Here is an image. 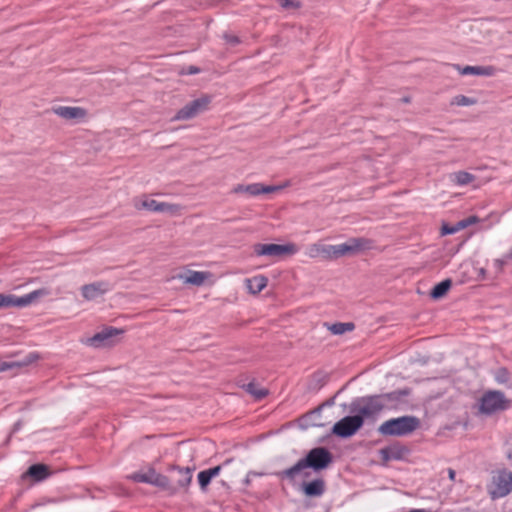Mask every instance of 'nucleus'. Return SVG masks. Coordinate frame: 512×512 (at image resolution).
Returning <instances> with one entry per match:
<instances>
[{"instance_id":"2eb2a0df","label":"nucleus","mask_w":512,"mask_h":512,"mask_svg":"<svg viewBox=\"0 0 512 512\" xmlns=\"http://www.w3.org/2000/svg\"><path fill=\"white\" fill-rule=\"evenodd\" d=\"M407 453V449L399 444L384 447L378 451L379 458L383 465L391 460H401Z\"/></svg>"},{"instance_id":"2f4dec72","label":"nucleus","mask_w":512,"mask_h":512,"mask_svg":"<svg viewBox=\"0 0 512 512\" xmlns=\"http://www.w3.org/2000/svg\"><path fill=\"white\" fill-rule=\"evenodd\" d=\"M478 222H479V218L477 216H474V215L469 216V217H467L465 219H462V220L458 221L459 227L462 230L467 228V227H469V226H471V225H473V224H476Z\"/></svg>"},{"instance_id":"aec40b11","label":"nucleus","mask_w":512,"mask_h":512,"mask_svg":"<svg viewBox=\"0 0 512 512\" xmlns=\"http://www.w3.org/2000/svg\"><path fill=\"white\" fill-rule=\"evenodd\" d=\"M248 291L252 294L260 293L268 284V279L264 275H256L245 280Z\"/></svg>"},{"instance_id":"e433bc0d","label":"nucleus","mask_w":512,"mask_h":512,"mask_svg":"<svg viewBox=\"0 0 512 512\" xmlns=\"http://www.w3.org/2000/svg\"><path fill=\"white\" fill-rule=\"evenodd\" d=\"M448 476L450 480L454 481L456 477V472L450 468L448 469Z\"/></svg>"},{"instance_id":"4be33fe9","label":"nucleus","mask_w":512,"mask_h":512,"mask_svg":"<svg viewBox=\"0 0 512 512\" xmlns=\"http://www.w3.org/2000/svg\"><path fill=\"white\" fill-rule=\"evenodd\" d=\"M35 481H42L51 475L49 467L45 464H34L26 472Z\"/></svg>"},{"instance_id":"9b49d317","label":"nucleus","mask_w":512,"mask_h":512,"mask_svg":"<svg viewBox=\"0 0 512 512\" xmlns=\"http://www.w3.org/2000/svg\"><path fill=\"white\" fill-rule=\"evenodd\" d=\"M209 103L210 98L207 96L195 99L186 104L180 110H178V112L176 113L172 120L178 121L192 119L196 117L199 113L205 111L208 108Z\"/></svg>"},{"instance_id":"473e14b6","label":"nucleus","mask_w":512,"mask_h":512,"mask_svg":"<svg viewBox=\"0 0 512 512\" xmlns=\"http://www.w3.org/2000/svg\"><path fill=\"white\" fill-rule=\"evenodd\" d=\"M460 230H462V229L459 227V223L458 222L455 225L445 224L441 228V234L442 235L454 234V233H456V232H458Z\"/></svg>"},{"instance_id":"dca6fc26","label":"nucleus","mask_w":512,"mask_h":512,"mask_svg":"<svg viewBox=\"0 0 512 512\" xmlns=\"http://www.w3.org/2000/svg\"><path fill=\"white\" fill-rule=\"evenodd\" d=\"M307 255L311 258L322 257L326 260L336 259L335 245L314 243L308 247Z\"/></svg>"},{"instance_id":"c85d7f7f","label":"nucleus","mask_w":512,"mask_h":512,"mask_svg":"<svg viewBox=\"0 0 512 512\" xmlns=\"http://www.w3.org/2000/svg\"><path fill=\"white\" fill-rule=\"evenodd\" d=\"M178 473L180 474V479L178 480V485L180 487H187L192 480V471L190 468H177Z\"/></svg>"},{"instance_id":"f03ea898","label":"nucleus","mask_w":512,"mask_h":512,"mask_svg":"<svg viewBox=\"0 0 512 512\" xmlns=\"http://www.w3.org/2000/svg\"><path fill=\"white\" fill-rule=\"evenodd\" d=\"M420 420L415 416H402L384 421L378 432L384 436L402 437L412 434L420 427Z\"/></svg>"},{"instance_id":"6e6552de","label":"nucleus","mask_w":512,"mask_h":512,"mask_svg":"<svg viewBox=\"0 0 512 512\" xmlns=\"http://www.w3.org/2000/svg\"><path fill=\"white\" fill-rule=\"evenodd\" d=\"M254 253L257 256L282 257L284 255H293L297 253L298 248L294 243L281 244H256Z\"/></svg>"},{"instance_id":"f257e3e1","label":"nucleus","mask_w":512,"mask_h":512,"mask_svg":"<svg viewBox=\"0 0 512 512\" xmlns=\"http://www.w3.org/2000/svg\"><path fill=\"white\" fill-rule=\"evenodd\" d=\"M332 462L331 453L323 447L311 449L305 458L300 459L294 466L284 470L283 476L294 480L298 476L308 477L309 472L307 468H312L316 471L325 469Z\"/></svg>"},{"instance_id":"c9c22d12","label":"nucleus","mask_w":512,"mask_h":512,"mask_svg":"<svg viewBox=\"0 0 512 512\" xmlns=\"http://www.w3.org/2000/svg\"><path fill=\"white\" fill-rule=\"evenodd\" d=\"M507 456L512 459V436L507 441Z\"/></svg>"},{"instance_id":"f8f14e48","label":"nucleus","mask_w":512,"mask_h":512,"mask_svg":"<svg viewBox=\"0 0 512 512\" xmlns=\"http://www.w3.org/2000/svg\"><path fill=\"white\" fill-rule=\"evenodd\" d=\"M129 478L139 483H149L161 488H167L169 480L166 476L159 474L153 468L133 473Z\"/></svg>"},{"instance_id":"9d476101","label":"nucleus","mask_w":512,"mask_h":512,"mask_svg":"<svg viewBox=\"0 0 512 512\" xmlns=\"http://www.w3.org/2000/svg\"><path fill=\"white\" fill-rule=\"evenodd\" d=\"M372 248V241L366 238H350L347 242L335 245L336 259L354 255Z\"/></svg>"},{"instance_id":"1a4fd4ad","label":"nucleus","mask_w":512,"mask_h":512,"mask_svg":"<svg viewBox=\"0 0 512 512\" xmlns=\"http://www.w3.org/2000/svg\"><path fill=\"white\" fill-rule=\"evenodd\" d=\"M287 186V183L283 185H264L262 183L237 184L236 186L233 187L232 193L246 194L248 196L255 197L261 194L278 192Z\"/></svg>"},{"instance_id":"20e7f679","label":"nucleus","mask_w":512,"mask_h":512,"mask_svg":"<svg viewBox=\"0 0 512 512\" xmlns=\"http://www.w3.org/2000/svg\"><path fill=\"white\" fill-rule=\"evenodd\" d=\"M512 491V472L506 469L496 471L488 486V492L492 499L507 496Z\"/></svg>"},{"instance_id":"393cba45","label":"nucleus","mask_w":512,"mask_h":512,"mask_svg":"<svg viewBox=\"0 0 512 512\" xmlns=\"http://www.w3.org/2000/svg\"><path fill=\"white\" fill-rule=\"evenodd\" d=\"M221 471V466H215L213 468L200 471L198 473V482L201 488H205L210 482L211 479L217 476Z\"/></svg>"},{"instance_id":"a878e982","label":"nucleus","mask_w":512,"mask_h":512,"mask_svg":"<svg viewBox=\"0 0 512 512\" xmlns=\"http://www.w3.org/2000/svg\"><path fill=\"white\" fill-rule=\"evenodd\" d=\"M303 491L307 496H320L324 492V481L321 479H317L307 484H304Z\"/></svg>"},{"instance_id":"6ab92c4d","label":"nucleus","mask_w":512,"mask_h":512,"mask_svg":"<svg viewBox=\"0 0 512 512\" xmlns=\"http://www.w3.org/2000/svg\"><path fill=\"white\" fill-rule=\"evenodd\" d=\"M109 290V285L106 282L100 281L82 286V296L86 300H94L103 295Z\"/></svg>"},{"instance_id":"f3484780","label":"nucleus","mask_w":512,"mask_h":512,"mask_svg":"<svg viewBox=\"0 0 512 512\" xmlns=\"http://www.w3.org/2000/svg\"><path fill=\"white\" fill-rule=\"evenodd\" d=\"M453 67L461 74V75H476V76H486L491 77L497 73V68L492 65L487 66H465L461 67L458 64H454Z\"/></svg>"},{"instance_id":"b1692460","label":"nucleus","mask_w":512,"mask_h":512,"mask_svg":"<svg viewBox=\"0 0 512 512\" xmlns=\"http://www.w3.org/2000/svg\"><path fill=\"white\" fill-rule=\"evenodd\" d=\"M159 201L151 199L147 196H142L134 200V207L137 210H148L157 212Z\"/></svg>"},{"instance_id":"bb28decb","label":"nucleus","mask_w":512,"mask_h":512,"mask_svg":"<svg viewBox=\"0 0 512 512\" xmlns=\"http://www.w3.org/2000/svg\"><path fill=\"white\" fill-rule=\"evenodd\" d=\"M452 281L450 279H445L434 286L430 295L434 299H440L447 294L449 289L451 288Z\"/></svg>"},{"instance_id":"f704fd0d","label":"nucleus","mask_w":512,"mask_h":512,"mask_svg":"<svg viewBox=\"0 0 512 512\" xmlns=\"http://www.w3.org/2000/svg\"><path fill=\"white\" fill-rule=\"evenodd\" d=\"M277 2L282 8L285 9L298 7V5L291 0H277Z\"/></svg>"},{"instance_id":"423d86ee","label":"nucleus","mask_w":512,"mask_h":512,"mask_svg":"<svg viewBox=\"0 0 512 512\" xmlns=\"http://www.w3.org/2000/svg\"><path fill=\"white\" fill-rule=\"evenodd\" d=\"M509 407L510 401L505 398L502 392L489 391L482 396L479 411L483 414L490 415L498 411L506 410Z\"/></svg>"},{"instance_id":"cd10ccee","label":"nucleus","mask_w":512,"mask_h":512,"mask_svg":"<svg viewBox=\"0 0 512 512\" xmlns=\"http://www.w3.org/2000/svg\"><path fill=\"white\" fill-rule=\"evenodd\" d=\"M182 210L183 207L179 204L159 202L157 212L168 213L170 215H179Z\"/></svg>"},{"instance_id":"4468645a","label":"nucleus","mask_w":512,"mask_h":512,"mask_svg":"<svg viewBox=\"0 0 512 512\" xmlns=\"http://www.w3.org/2000/svg\"><path fill=\"white\" fill-rule=\"evenodd\" d=\"M52 111L65 120H83L87 117V110L78 106H57Z\"/></svg>"},{"instance_id":"0eeeda50","label":"nucleus","mask_w":512,"mask_h":512,"mask_svg":"<svg viewBox=\"0 0 512 512\" xmlns=\"http://www.w3.org/2000/svg\"><path fill=\"white\" fill-rule=\"evenodd\" d=\"M363 424L362 416H346L333 425L332 433L341 438H348L356 434Z\"/></svg>"},{"instance_id":"7ed1b4c3","label":"nucleus","mask_w":512,"mask_h":512,"mask_svg":"<svg viewBox=\"0 0 512 512\" xmlns=\"http://www.w3.org/2000/svg\"><path fill=\"white\" fill-rule=\"evenodd\" d=\"M391 399L390 394L362 398L355 409L358 412L357 416H362L363 420L364 418H373L386 407L387 402Z\"/></svg>"},{"instance_id":"7c9ffc66","label":"nucleus","mask_w":512,"mask_h":512,"mask_svg":"<svg viewBox=\"0 0 512 512\" xmlns=\"http://www.w3.org/2000/svg\"><path fill=\"white\" fill-rule=\"evenodd\" d=\"M475 103H476L475 99L469 98L464 95H457L451 101V104L456 105V106H470V105H474Z\"/></svg>"},{"instance_id":"ddd939ff","label":"nucleus","mask_w":512,"mask_h":512,"mask_svg":"<svg viewBox=\"0 0 512 512\" xmlns=\"http://www.w3.org/2000/svg\"><path fill=\"white\" fill-rule=\"evenodd\" d=\"M211 277L212 274L208 271L188 270L186 273H179L173 276V279H179L185 284L201 286Z\"/></svg>"},{"instance_id":"a211bd4d","label":"nucleus","mask_w":512,"mask_h":512,"mask_svg":"<svg viewBox=\"0 0 512 512\" xmlns=\"http://www.w3.org/2000/svg\"><path fill=\"white\" fill-rule=\"evenodd\" d=\"M121 333H123L122 330H119V329H116L113 327H109V328H106L103 331L95 334L93 337H91L88 340V343H89V345H91L93 347H102V346L111 345L110 339L116 335L121 334Z\"/></svg>"},{"instance_id":"412c9836","label":"nucleus","mask_w":512,"mask_h":512,"mask_svg":"<svg viewBox=\"0 0 512 512\" xmlns=\"http://www.w3.org/2000/svg\"><path fill=\"white\" fill-rule=\"evenodd\" d=\"M324 327L333 335H343L347 332H352L355 329V324L353 322H325Z\"/></svg>"},{"instance_id":"72a5a7b5","label":"nucleus","mask_w":512,"mask_h":512,"mask_svg":"<svg viewBox=\"0 0 512 512\" xmlns=\"http://www.w3.org/2000/svg\"><path fill=\"white\" fill-rule=\"evenodd\" d=\"M22 364L18 362H6L0 361V372H4L10 369L19 368Z\"/></svg>"},{"instance_id":"5701e85b","label":"nucleus","mask_w":512,"mask_h":512,"mask_svg":"<svg viewBox=\"0 0 512 512\" xmlns=\"http://www.w3.org/2000/svg\"><path fill=\"white\" fill-rule=\"evenodd\" d=\"M476 179L475 175L466 172V171H457L454 173H451L449 175V180L453 185L456 186H465L472 182H474Z\"/></svg>"},{"instance_id":"39448f33","label":"nucleus","mask_w":512,"mask_h":512,"mask_svg":"<svg viewBox=\"0 0 512 512\" xmlns=\"http://www.w3.org/2000/svg\"><path fill=\"white\" fill-rule=\"evenodd\" d=\"M50 291L46 288L34 290L23 296L0 293V308L26 307L36 302L40 297L49 295Z\"/></svg>"},{"instance_id":"c756f323","label":"nucleus","mask_w":512,"mask_h":512,"mask_svg":"<svg viewBox=\"0 0 512 512\" xmlns=\"http://www.w3.org/2000/svg\"><path fill=\"white\" fill-rule=\"evenodd\" d=\"M247 391L258 400L264 398L268 394V391L265 388L258 387V385L254 383H249L247 385Z\"/></svg>"},{"instance_id":"4c0bfd02","label":"nucleus","mask_w":512,"mask_h":512,"mask_svg":"<svg viewBox=\"0 0 512 512\" xmlns=\"http://www.w3.org/2000/svg\"><path fill=\"white\" fill-rule=\"evenodd\" d=\"M410 512H424L423 510H419V509H414V510H411Z\"/></svg>"}]
</instances>
